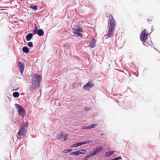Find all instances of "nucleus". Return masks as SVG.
Wrapping results in <instances>:
<instances>
[{
  "label": "nucleus",
  "mask_w": 160,
  "mask_h": 160,
  "mask_svg": "<svg viewBox=\"0 0 160 160\" xmlns=\"http://www.w3.org/2000/svg\"><path fill=\"white\" fill-rule=\"evenodd\" d=\"M29 123L27 122H23L21 126L17 135L18 139L22 138L27 134Z\"/></svg>",
  "instance_id": "obj_1"
},
{
  "label": "nucleus",
  "mask_w": 160,
  "mask_h": 160,
  "mask_svg": "<svg viewBox=\"0 0 160 160\" xmlns=\"http://www.w3.org/2000/svg\"><path fill=\"white\" fill-rule=\"evenodd\" d=\"M42 79V75L35 74L33 76L32 79V85L30 88L31 91L38 88L40 85V83Z\"/></svg>",
  "instance_id": "obj_2"
},
{
  "label": "nucleus",
  "mask_w": 160,
  "mask_h": 160,
  "mask_svg": "<svg viewBox=\"0 0 160 160\" xmlns=\"http://www.w3.org/2000/svg\"><path fill=\"white\" fill-rule=\"evenodd\" d=\"M149 35L148 33H147L146 30L144 29L141 32L140 35V39L142 42L143 45L147 47H148L149 46H152V43L151 40L148 41L146 42L148 39Z\"/></svg>",
  "instance_id": "obj_3"
},
{
  "label": "nucleus",
  "mask_w": 160,
  "mask_h": 160,
  "mask_svg": "<svg viewBox=\"0 0 160 160\" xmlns=\"http://www.w3.org/2000/svg\"><path fill=\"white\" fill-rule=\"evenodd\" d=\"M109 23L108 22V25ZM116 25V22L113 18H112L109 22V27H108L109 30L107 33V35L109 38H111L113 36L115 31V28Z\"/></svg>",
  "instance_id": "obj_4"
},
{
  "label": "nucleus",
  "mask_w": 160,
  "mask_h": 160,
  "mask_svg": "<svg viewBox=\"0 0 160 160\" xmlns=\"http://www.w3.org/2000/svg\"><path fill=\"white\" fill-rule=\"evenodd\" d=\"M72 32L75 34H76L81 38H82V34L81 33L83 32V29L79 25H76L74 28H72Z\"/></svg>",
  "instance_id": "obj_5"
},
{
  "label": "nucleus",
  "mask_w": 160,
  "mask_h": 160,
  "mask_svg": "<svg viewBox=\"0 0 160 160\" xmlns=\"http://www.w3.org/2000/svg\"><path fill=\"white\" fill-rule=\"evenodd\" d=\"M15 106L17 109L19 115L22 118L24 117L26 115V110L22 106L19 104L15 103Z\"/></svg>",
  "instance_id": "obj_6"
},
{
  "label": "nucleus",
  "mask_w": 160,
  "mask_h": 160,
  "mask_svg": "<svg viewBox=\"0 0 160 160\" xmlns=\"http://www.w3.org/2000/svg\"><path fill=\"white\" fill-rule=\"evenodd\" d=\"M18 67L20 70L21 74H22L25 68L24 63L21 62H18Z\"/></svg>",
  "instance_id": "obj_7"
},
{
  "label": "nucleus",
  "mask_w": 160,
  "mask_h": 160,
  "mask_svg": "<svg viewBox=\"0 0 160 160\" xmlns=\"http://www.w3.org/2000/svg\"><path fill=\"white\" fill-rule=\"evenodd\" d=\"M94 86V84L91 81H88V82L83 86V89L86 90L88 89L92 88Z\"/></svg>",
  "instance_id": "obj_8"
},
{
  "label": "nucleus",
  "mask_w": 160,
  "mask_h": 160,
  "mask_svg": "<svg viewBox=\"0 0 160 160\" xmlns=\"http://www.w3.org/2000/svg\"><path fill=\"white\" fill-rule=\"evenodd\" d=\"M33 33H29L26 36V39L28 41H30L33 37Z\"/></svg>",
  "instance_id": "obj_9"
},
{
  "label": "nucleus",
  "mask_w": 160,
  "mask_h": 160,
  "mask_svg": "<svg viewBox=\"0 0 160 160\" xmlns=\"http://www.w3.org/2000/svg\"><path fill=\"white\" fill-rule=\"evenodd\" d=\"M40 37L43 36L44 34V31L42 29H39L37 32V33Z\"/></svg>",
  "instance_id": "obj_10"
},
{
  "label": "nucleus",
  "mask_w": 160,
  "mask_h": 160,
  "mask_svg": "<svg viewBox=\"0 0 160 160\" xmlns=\"http://www.w3.org/2000/svg\"><path fill=\"white\" fill-rule=\"evenodd\" d=\"M96 43V40L95 38H93L91 42L89 44L90 47L92 48L94 47Z\"/></svg>",
  "instance_id": "obj_11"
},
{
  "label": "nucleus",
  "mask_w": 160,
  "mask_h": 160,
  "mask_svg": "<svg viewBox=\"0 0 160 160\" xmlns=\"http://www.w3.org/2000/svg\"><path fill=\"white\" fill-rule=\"evenodd\" d=\"M22 51L23 52L26 53L28 54L30 52V50L28 48L27 46H24L22 48Z\"/></svg>",
  "instance_id": "obj_12"
},
{
  "label": "nucleus",
  "mask_w": 160,
  "mask_h": 160,
  "mask_svg": "<svg viewBox=\"0 0 160 160\" xmlns=\"http://www.w3.org/2000/svg\"><path fill=\"white\" fill-rule=\"evenodd\" d=\"M64 134L63 133V132H62L61 133H59L57 136V138L58 139L62 141V139L63 138L64 136Z\"/></svg>",
  "instance_id": "obj_13"
},
{
  "label": "nucleus",
  "mask_w": 160,
  "mask_h": 160,
  "mask_svg": "<svg viewBox=\"0 0 160 160\" xmlns=\"http://www.w3.org/2000/svg\"><path fill=\"white\" fill-rule=\"evenodd\" d=\"M80 152L78 151L71 152L69 155L72 156H78L80 155Z\"/></svg>",
  "instance_id": "obj_14"
},
{
  "label": "nucleus",
  "mask_w": 160,
  "mask_h": 160,
  "mask_svg": "<svg viewBox=\"0 0 160 160\" xmlns=\"http://www.w3.org/2000/svg\"><path fill=\"white\" fill-rule=\"evenodd\" d=\"M114 151H110L106 152L105 153V155L107 157H109L113 155L114 153Z\"/></svg>",
  "instance_id": "obj_15"
},
{
  "label": "nucleus",
  "mask_w": 160,
  "mask_h": 160,
  "mask_svg": "<svg viewBox=\"0 0 160 160\" xmlns=\"http://www.w3.org/2000/svg\"><path fill=\"white\" fill-rule=\"evenodd\" d=\"M83 145L82 142H79L73 144L71 146L72 148L77 147Z\"/></svg>",
  "instance_id": "obj_16"
},
{
  "label": "nucleus",
  "mask_w": 160,
  "mask_h": 160,
  "mask_svg": "<svg viewBox=\"0 0 160 160\" xmlns=\"http://www.w3.org/2000/svg\"><path fill=\"white\" fill-rule=\"evenodd\" d=\"M103 149V148L102 146L96 148V149L94 150L96 154L99 153L101 152Z\"/></svg>",
  "instance_id": "obj_17"
},
{
  "label": "nucleus",
  "mask_w": 160,
  "mask_h": 160,
  "mask_svg": "<svg viewBox=\"0 0 160 160\" xmlns=\"http://www.w3.org/2000/svg\"><path fill=\"white\" fill-rule=\"evenodd\" d=\"M34 28L32 31V32L33 33L34 35H35L37 33V32L38 30V28L36 24L35 23L34 24Z\"/></svg>",
  "instance_id": "obj_18"
},
{
  "label": "nucleus",
  "mask_w": 160,
  "mask_h": 160,
  "mask_svg": "<svg viewBox=\"0 0 160 160\" xmlns=\"http://www.w3.org/2000/svg\"><path fill=\"white\" fill-rule=\"evenodd\" d=\"M19 95V93L18 92H15L12 93V95L14 98L18 97Z\"/></svg>",
  "instance_id": "obj_19"
},
{
  "label": "nucleus",
  "mask_w": 160,
  "mask_h": 160,
  "mask_svg": "<svg viewBox=\"0 0 160 160\" xmlns=\"http://www.w3.org/2000/svg\"><path fill=\"white\" fill-rule=\"evenodd\" d=\"M80 152V154H85L87 152L86 149H80L79 150Z\"/></svg>",
  "instance_id": "obj_20"
},
{
  "label": "nucleus",
  "mask_w": 160,
  "mask_h": 160,
  "mask_svg": "<svg viewBox=\"0 0 160 160\" xmlns=\"http://www.w3.org/2000/svg\"><path fill=\"white\" fill-rule=\"evenodd\" d=\"M72 151V149H69L64 150L63 151V152L65 153H67L71 152Z\"/></svg>",
  "instance_id": "obj_21"
},
{
  "label": "nucleus",
  "mask_w": 160,
  "mask_h": 160,
  "mask_svg": "<svg viewBox=\"0 0 160 160\" xmlns=\"http://www.w3.org/2000/svg\"><path fill=\"white\" fill-rule=\"evenodd\" d=\"M92 141L91 140H87L83 142H82V144L83 145L84 144H86L87 143H90L92 142Z\"/></svg>",
  "instance_id": "obj_22"
},
{
  "label": "nucleus",
  "mask_w": 160,
  "mask_h": 160,
  "mask_svg": "<svg viewBox=\"0 0 160 160\" xmlns=\"http://www.w3.org/2000/svg\"><path fill=\"white\" fill-rule=\"evenodd\" d=\"M89 154L90 155V156H91V157H92L96 154L94 150L92 152H90Z\"/></svg>",
  "instance_id": "obj_23"
},
{
  "label": "nucleus",
  "mask_w": 160,
  "mask_h": 160,
  "mask_svg": "<svg viewBox=\"0 0 160 160\" xmlns=\"http://www.w3.org/2000/svg\"><path fill=\"white\" fill-rule=\"evenodd\" d=\"M30 8L32 9L33 10H37L38 9V7L36 6H30Z\"/></svg>",
  "instance_id": "obj_24"
},
{
  "label": "nucleus",
  "mask_w": 160,
  "mask_h": 160,
  "mask_svg": "<svg viewBox=\"0 0 160 160\" xmlns=\"http://www.w3.org/2000/svg\"><path fill=\"white\" fill-rule=\"evenodd\" d=\"M82 129H90V128L89 125L86 126H84L82 127Z\"/></svg>",
  "instance_id": "obj_25"
},
{
  "label": "nucleus",
  "mask_w": 160,
  "mask_h": 160,
  "mask_svg": "<svg viewBox=\"0 0 160 160\" xmlns=\"http://www.w3.org/2000/svg\"><path fill=\"white\" fill-rule=\"evenodd\" d=\"M28 47L32 48L33 47V43L32 42H30L28 43Z\"/></svg>",
  "instance_id": "obj_26"
},
{
  "label": "nucleus",
  "mask_w": 160,
  "mask_h": 160,
  "mask_svg": "<svg viewBox=\"0 0 160 160\" xmlns=\"http://www.w3.org/2000/svg\"><path fill=\"white\" fill-rule=\"evenodd\" d=\"M122 159V158L120 156L116 157L115 158H112L113 160H119L121 159Z\"/></svg>",
  "instance_id": "obj_27"
},
{
  "label": "nucleus",
  "mask_w": 160,
  "mask_h": 160,
  "mask_svg": "<svg viewBox=\"0 0 160 160\" xmlns=\"http://www.w3.org/2000/svg\"><path fill=\"white\" fill-rule=\"evenodd\" d=\"M68 134H66L65 135H64L63 138L64 139V141H65L67 139L68 137Z\"/></svg>",
  "instance_id": "obj_28"
},
{
  "label": "nucleus",
  "mask_w": 160,
  "mask_h": 160,
  "mask_svg": "<svg viewBox=\"0 0 160 160\" xmlns=\"http://www.w3.org/2000/svg\"><path fill=\"white\" fill-rule=\"evenodd\" d=\"M96 125V124H92L89 125L90 128H95V126Z\"/></svg>",
  "instance_id": "obj_29"
},
{
  "label": "nucleus",
  "mask_w": 160,
  "mask_h": 160,
  "mask_svg": "<svg viewBox=\"0 0 160 160\" xmlns=\"http://www.w3.org/2000/svg\"><path fill=\"white\" fill-rule=\"evenodd\" d=\"M90 155L89 154L88 155L86 156L85 157V158L83 159V160H88V158L91 157V156H90Z\"/></svg>",
  "instance_id": "obj_30"
},
{
  "label": "nucleus",
  "mask_w": 160,
  "mask_h": 160,
  "mask_svg": "<svg viewBox=\"0 0 160 160\" xmlns=\"http://www.w3.org/2000/svg\"><path fill=\"white\" fill-rule=\"evenodd\" d=\"M12 18L15 19H18L16 17V15L15 14H13L12 15Z\"/></svg>",
  "instance_id": "obj_31"
},
{
  "label": "nucleus",
  "mask_w": 160,
  "mask_h": 160,
  "mask_svg": "<svg viewBox=\"0 0 160 160\" xmlns=\"http://www.w3.org/2000/svg\"><path fill=\"white\" fill-rule=\"evenodd\" d=\"M91 109V108H89L88 107H86L85 108V110L86 111H88L89 110H90Z\"/></svg>",
  "instance_id": "obj_32"
},
{
  "label": "nucleus",
  "mask_w": 160,
  "mask_h": 160,
  "mask_svg": "<svg viewBox=\"0 0 160 160\" xmlns=\"http://www.w3.org/2000/svg\"><path fill=\"white\" fill-rule=\"evenodd\" d=\"M18 89H19V88H16V89H13L12 91H17L18 90Z\"/></svg>",
  "instance_id": "obj_33"
},
{
  "label": "nucleus",
  "mask_w": 160,
  "mask_h": 160,
  "mask_svg": "<svg viewBox=\"0 0 160 160\" xmlns=\"http://www.w3.org/2000/svg\"><path fill=\"white\" fill-rule=\"evenodd\" d=\"M7 98L8 99L10 100V101H11V99L10 98V97H9V96H7Z\"/></svg>",
  "instance_id": "obj_34"
},
{
  "label": "nucleus",
  "mask_w": 160,
  "mask_h": 160,
  "mask_svg": "<svg viewBox=\"0 0 160 160\" xmlns=\"http://www.w3.org/2000/svg\"><path fill=\"white\" fill-rule=\"evenodd\" d=\"M154 49L155 50H156V51H157V52H159V51H158L157 49H156L154 47Z\"/></svg>",
  "instance_id": "obj_35"
},
{
  "label": "nucleus",
  "mask_w": 160,
  "mask_h": 160,
  "mask_svg": "<svg viewBox=\"0 0 160 160\" xmlns=\"http://www.w3.org/2000/svg\"><path fill=\"white\" fill-rule=\"evenodd\" d=\"M104 135V133H101V134L100 135L101 136H102Z\"/></svg>",
  "instance_id": "obj_36"
},
{
  "label": "nucleus",
  "mask_w": 160,
  "mask_h": 160,
  "mask_svg": "<svg viewBox=\"0 0 160 160\" xmlns=\"http://www.w3.org/2000/svg\"><path fill=\"white\" fill-rule=\"evenodd\" d=\"M128 73H129L128 75H129V77H131V75H130V74L129 73V72H128Z\"/></svg>",
  "instance_id": "obj_37"
},
{
  "label": "nucleus",
  "mask_w": 160,
  "mask_h": 160,
  "mask_svg": "<svg viewBox=\"0 0 160 160\" xmlns=\"http://www.w3.org/2000/svg\"><path fill=\"white\" fill-rule=\"evenodd\" d=\"M138 73L137 74V75L136 76V77H138Z\"/></svg>",
  "instance_id": "obj_38"
},
{
  "label": "nucleus",
  "mask_w": 160,
  "mask_h": 160,
  "mask_svg": "<svg viewBox=\"0 0 160 160\" xmlns=\"http://www.w3.org/2000/svg\"><path fill=\"white\" fill-rule=\"evenodd\" d=\"M121 71L122 72H124V71H121Z\"/></svg>",
  "instance_id": "obj_39"
},
{
  "label": "nucleus",
  "mask_w": 160,
  "mask_h": 160,
  "mask_svg": "<svg viewBox=\"0 0 160 160\" xmlns=\"http://www.w3.org/2000/svg\"><path fill=\"white\" fill-rule=\"evenodd\" d=\"M148 21H150V20H149V19H148Z\"/></svg>",
  "instance_id": "obj_40"
},
{
  "label": "nucleus",
  "mask_w": 160,
  "mask_h": 160,
  "mask_svg": "<svg viewBox=\"0 0 160 160\" xmlns=\"http://www.w3.org/2000/svg\"><path fill=\"white\" fill-rule=\"evenodd\" d=\"M148 21H150V20H149V19H148Z\"/></svg>",
  "instance_id": "obj_41"
},
{
  "label": "nucleus",
  "mask_w": 160,
  "mask_h": 160,
  "mask_svg": "<svg viewBox=\"0 0 160 160\" xmlns=\"http://www.w3.org/2000/svg\"><path fill=\"white\" fill-rule=\"evenodd\" d=\"M21 160H24V159H21Z\"/></svg>",
  "instance_id": "obj_42"
},
{
  "label": "nucleus",
  "mask_w": 160,
  "mask_h": 160,
  "mask_svg": "<svg viewBox=\"0 0 160 160\" xmlns=\"http://www.w3.org/2000/svg\"><path fill=\"white\" fill-rule=\"evenodd\" d=\"M2 10V9H0V10Z\"/></svg>",
  "instance_id": "obj_43"
},
{
  "label": "nucleus",
  "mask_w": 160,
  "mask_h": 160,
  "mask_svg": "<svg viewBox=\"0 0 160 160\" xmlns=\"http://www.w3.org/2000/svg\"><path fill=\"white\" fill-rule=\"evenodd\" d=\"M159 53H160V52H159Z\"/></svg>",
  "instance_id": "obj_44"
}]
</instances>
